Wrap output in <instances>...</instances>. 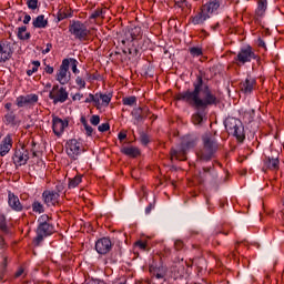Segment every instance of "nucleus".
<instances>
[{"mask_svg": "<svg viewBox=\"0 0 284 284\" xmlns=\"http://www.w3.org/2000/svg\"><path fill=\"white\" fill-rule=\"evenodd\" d=\"M193 90H186L175 94V101H183L196 110L192 114L191 121L193 125H203V121H207V108L211 105H216L219 103V98L212 92L207 82H205V73L200 71L195 75V80L192 83Z\"/></svg>", "mask_w": 284, "mask_h": 284, "instance_id": "f257e3e1", "label": "nucleus"}, {"mask_svg": "<svg viewBox=\"0 0 284 284\" xmlns=\"http://www.w3.org/2000/svg\"><path fill=\"white\" fill-rule=\"evenodd\" d=\"M221 145L212 133H205L202 135V148L196 151L197 161L207 163L212 159H216V152H219Z\"/></svg>", "mask_w": 284, "mask_h": 284, "instance_id": "f03ea898", "label": "nucleus"}, {"mask_svg": "<svg viewBox=\"0 0 284 284\" xmlns=\"http://www.w3.org/2000/svg\"><path fill=\"white\" fill-rule=\"evenodd\" d=\"M36 237L33 239V245L39 247L48 239L54 234V224H52V216L42 214L38 217V227L36 230Z\"/></svg>", "mask_w": 284, "mask_h": 284, "instance_id": "7ed1b4c3", "label": "nucleus"}, {"mask_svg": "<svg viewBox=\"0 0 284 284\" xmlns=\"http://www.w3.org/2000/svg\"><path fill=\"white\" fill-rule=\"evenodd\" d=\"M69 32L75 41H90L92 39V30L88 28V23L80 20H72L69 24Z\"/></svg>", "mask_w": 284, "mask_h": 284, "instance_id": "20e7f679", "label": "nucleus"}, {"mask_svg": "<svg viewBox=\"0 0 284 284\" xmlns=\"http://www.w3.org/2000/svg\"><path fill=\"white\" fill-rule=\"evenodd\" d=\"M224 125L226 132H229V134H232V136H235L237 141H240V143H243V141H245V133L241 121L234 118H229L225 120Z\"/></svg>", "mask_w": 284, "mask_h": 284, "instance_id": "39448f33", "label": "nucleus"}, {"mask_svg": "<svg viewBox=\"0 0 284 284\" xmlns=\"http://www.w3.org/2000/svg\"><path fill=\"white\" fill-rule=\"evenodd\" d=\"M12 161L16 168L27 165L28 161H30V150H28V146H26L24 144L17 146L12 155Z\"/></svg>", "mask_w": 284, "mask_h": 284, "instance_id": "423d86ee", "label": "nucleus"}, {"mask_svg": "<svg viewBox=\"0 0 284 284\" xmlns=\"http://www.w3.org/2000/svg\"><path fill=\"white\" fill-rule=\"evenodd\" d=\"M69 97L68 90L59 84H54L49 92V99L53 101V105H57V103H65Z\"/></svg>", "mask_w": 284, "mask_h": 284, "instance_id": "0eeeda50", "label": "nucleus"}, {"mask_svg": "<svg viewBox=\"0 0 284 284\" xmlns=\"http://www.w3.org/2000/svg\"><path fill=\"white\" fill-rule=\"evenodd\" d=\"M70 60L63 59L59 70L57 71L55 81H58L60 85H68L70 83Z\"/></svg>", "mask_w": 284, "mask_h": 284, "instance_id": "6e6552de", "label": "nucleus"}, {"mask_svg": "<svg viewBox=\"0 0 284 284\" xmlns=\"http://www.w3.org/2000/svg\"><path fill=\"white\" fill-rule=\"evenodd\" d=\"M258 88L256 82V78L252 75H247L245 80H242L239 84L240 92L244 94V97H250Z\"/></svg>", "mask_w": 284, "mask_h": 284, "instance_id": "1a4fd4ad", "label": "nucleus"}, {"mask_svg": "<svg viewBox=\"0 0 284 284\" xmlns=\"http://www.w3.org/2000/svg\"><path fill=\"white\" fill-rule=\"evenodd\" d=\"M253 59L256 60L258 59V57L256 55L252 47H246L240 50L235 58V61H237V63H242V65H245V63L252 62Z\"/></svg>", "mask_w": 284, "mask_h": 284, "instance_id": "9d476101", "label": "nucleus"}, {"mask_svg": "<svg viewBox=\"0 0 284 284\" xmlns=\"http://www.w3.org/2000/svg\"><path fill=\"white\" fill-rule=\"evenodd\" d=\"M14 50L12 49V42L8 40L0 41V63H6L12 59Z\"/></svg>", "mask_w": 284, "mask_h": 284, "instance_id": "9b49d317", "label": "nucleus"}, {"mask_svg": "<svg viewBox=\"0 0 284 284\" xmlns=\"http://www.w3.org/2000/svg\"><path fill=\"white\" fill-rule=\"evenodd\" d=\"M61 199V194L57 191L45 190L42 193V201L47 207H57L59 205V201Z\"/></svg>", "mask_w": 284, "mask_h": 284, "instance_id": "f8f14e48", "label": "nucleus"}, {"mask_svg": "<svg viewBox=\"0 0 284 284\" xmlns=\"http://www.w3.org/2000/svg\"><path fill=\"white\" fill-rule=\"evenodd\" d=\"M83 152V144L77 140H69L67 142V154L72 159L73 161H77L79 158V154Z\"/></svg>", "mask_w": 284, "mask_h": 284, "instance_id": "ddd939ff", "label": "nucleus"}, {"mask_svg": "<svg viewBox=\"0 0 284 284\" xmlns=\"http://www.w3.org/2000/svg\"><path fill=\"white\" fill-rule=\"evenodd\" d=\"M69 124L70 122L68 120H63L57 115H52V130L55 136H61V134L65 132V128H68Z\"/></svg>", "mask_w": 284, "mask_h": 284, "instance_id": "4468645a", "label": "nucleus"}, {"mask_svg": "<svg viewBox=\"0 0 284 284\" xmlns=\"http://www.w3.org/2000/svg\"><path fill=\"white\" fill-rule=\"evenodd\" d=\"M34 103H39V95L36 93L19 95L16 99V105L18 108H24V105H34Z\"/></svg>", "mask_w": 284, "mask_h": 284, "instance_id": "2eb2a0df", "label": "nucleus"}, {"mask_svg": "<svg viewBox=\"0 0 284 284\" xmlns=\"http://www.w3.org/2000/svg\"><path fill=\"white\" fill-rule=\"evenodd\" d=\"M95 251L98 254H109L112 251V240L110 237H102L95 242Z\"/></svg>", "mask_w": 284, "mask_h": 284, "instance_id": "dca6fc26", "label": "nucleus"}, {"mask_svg": "<svg viewBox=\"0 0 284 284\" xmlns=\"http://www.w3.org/2000/svg\"><path fill=\"white\" fill-rule=\"evenodd\" d=\"M210 18H211V16L206 13V11L203 7H201L199 9V11L189 19V21L193 26H203L205 23V21H207V19H210Z\"/></svg>", "mask_w": 284, "mask_h": 284, "instance_id": "f3484780", "label": "nucleus"}, {"mask_svg": "<svg viewBox=\"0 0 284 284\" xmlns=\"http://www.w3.org/2000/svg\"><path fill=\"white\" fill-rule=\"evenodd\" d=\"M200 183H205V181H216V172L214 171L213 166H204L202 171L199 173Z\"/></svg>", "mask_w": 284, "mask_h": 284, "instance_id": "a211bd4d", "label": "nucleus"}, {"mask_svg": "<svg viewBox=\"0 0 284 284\" xmlns=\"http://www.w3.org/2000/svg\"><path fill=\"white\" fill-rule=\"evenodd\" d=\"M8 205L13 212H23V204L19 196L14 195L11 191L8 192Z\"/></svg>", "mask_w": 284, "mask_h": 284, "instance_id": "6ab92c4d", "label": "nucleus"}, {"mask_svg": "<svg viewBox=\"0 0 284 284\" xmlns=\"http://www.w3.org/2000/svg\"><path fill=\"white\" fill-rule=\"evenodd\" d=\"M202 8L209 16L219 14L221 10V0H210L206 3L202 4Z\"/></svg>", "mask_w": 284, "mask_h": 284, "instance_id": "aec40b11", "label": "nucleus"}, {"mask_svg": "<svg viewBox=\"0 0 284 284\" xmlns=\"http://www.w3.org/2000/svg\"><path fill=\"white\" fill-rule=\"evenodd\" d=\"M12 135L8 134L3 138V140L0 143V156H6L10 153L13 145Z\"/></svg>", "mask_w": 284, "mask_h": 284, "instance_id": "412c9836", "label": "nucleus"}, {"mask_svg": "<svg viewBox=\"0 0 284 284\" xmlns=\"http://www.w3.org/2000/svg\"><path fill=\"white\" fill-rule=\"evenodd\" d=\"M263 163V172H267V170H278V158L265 156Z\"/></svg>", "mask_w": 284, "mask_h": 284, "instance_id": "4be33fe9", "label": "nucleus"}, {"mask_svg": "<svg viewBox=\"0 0 284 284\" xmlns=\"http://www.w3.org/2000/svg\"><path fill=\"white\" fill-rule=\"evenodd\" d=\"M171 161H187V150L181 146L180 150L171 149Z\"/></svg>", "mask_w": 284, "mask_h": 284, "instance_id": "5701e85b", "label": "nucleus"}, {"mask_svg": "<svg viewBox=\"0 0 284 284\" xmlns=\"http://www.w3.org/2000/svg\"><path fill=\"white\" fill-rule=\"evenodd\" d=\"M74 16V11L68 6H60L58 11V21H63L64 19H71Z\"/></svg>", "mask_w": 284, "mask_h": 284, "instance_id": "b1692460", "label": "nucleus"}, {"mask_svg": "<svg viewBox=\"0 0 284 284\" xmlns=\"http://www.w3.org/2000/svg\"><path fill=\"white\" fill-rule=\"evenodd\" d=\"M149 271L150 274L152 275V278H156V281H163V278H165L166 276V271L165 267L163 266H150Z\"/></svg>", "mask_w": 284, "mask_h": 284, "instance_id": "393cba45", "label": "nucleus"}, {"mask_svg": "<svg viewBox=\"0 0 284 284\" xmlns=\"http://www.w3.org/2000/svg\"><path fill=\"white\" fill-rule=\"evenodd\" d=\"M0 232L4 236H10V234H12V227L8 225V220L3 213H0Z\"/></svg>", "mask_w": 284, "mask_h": 284, "instance_id": "a878e982", "label": "nucleus"}, {"mask_svg": "<svg viewBox=\"0 0 284 284\" xmlns=\"http://www.w3.org/2000/svg\"><path fill=\"white\" fill-rule=\"evenodd\" d=\"M121 153L131 159H136V156L141 155V151L136 146H123Z\"/></svg>", "mask_w": 284, "mask_h": 284, "instance_id": "bb28decb", "label": "nucleus"}, {"mask_svg": "<svg viewBox=\"0 0 284 284\" xmlns=\"http://www.w3.org/2000/svg\"><path fill=\"white\" fill-rule=\"evenodd\" d=\"M32 26L33 28H39V29L48 28V20L45 19V16L43 14L38 16L36 19H33Z\"/></svg>", "mask_w": 284, "mask_h": 284, "instance_id": "cd10ccee", "label": "nucleus"}, {"mask_svg": "<svg viewBox=\"0 0 284 284\" xmlns=\"http://www.w3.org/2000/svg\"><path fill=\"white\" fill-rule=\"evenodd\" d=\"M267 10V0H258L257 8L255 10V17H264Z\"/></svg>", "mask_w": 284, "mask_h": 284, "instance_id": "c85d7f7f", "label": "nucleus"}, {"mask_svg": "<svg viewBox=\"0 0 284 284\" xmlns=\"http://www.w3.org/2000/svg\"><path fill=\"white\" fill-rule=\"evenodd\" d=\"M27 31H28V27H26V26H22V27L18 28L17 37H18V39H20V41H28V40H30V38L32 36L30 34V32H27Z\"/></svg>", "mask_w": 284, "mask_h": 284, "instance_id": "c756f323", "label": "nucleus"}, {"mask_svg": "<svg viewBox=\"0 0 284 284\" xmlns=\"http://www.w3.org/2000/svg\"><path fill=\"white\" fill-rule=\"evenodd\" d=\"M31 207L34 214H43V212H45V206L39 200H34L31 204Z\"/></svg>", "mask_w": 284, "mask_h": 284, "instance_id": "7c9ffc66", "label": "nucleus"}, {"mask_svg": "<svg viewBox=\"0 0 284 284\" xmlns=\"http://www.w3.org/2000/svg\"><path fill=\"white\" fill-rule=\"evenodd\" d=\"M4 123H7V125H17V114H14V111H9L6 113L4 115Z\"/></svg>", "mask_w": 284, "mask_h": 284, "instance_id": "2f4dec72", "label": "nucleus"}, {"mask_svg": "<svg viewBox=\"0 0 284 284\" xmlns=\"http://www.w3.org/2000/svg\"><path fill=\"white\" fill-rule=\"evenodd\" d=\"M131 115L136 121V123L143 122V106L134 108Z\"/></svg>", "mask_w": 284, "mask_h": 284, "instance_id": "473e14b6", "label": "nucleus"}, {"mask_svg": "<svg viewBox=\"0 0 284 284\" xmlns=\"http://www.w3.org/2000/svg\"><path fill=\"white\" fill-rule=\"evenodd\" d=\"M196 138H186L182 143V148L186 151L192 150V148H196Z\"/></svg>", "mask_w": 284, "mask_h": 284, "instance_id": "72a5a7b5", "label": "nucleus"}, {"mask_svg": "<svg viewBox=\"0 0 284 284\" xmlns=\"http://www.w3.org/2000/svg\"><path fill=\"white\" fill-rule=\"evenodd\" d=\"M84 103H94V106L99 110L101 108V101H99V93L92 94L85 99Z\"/></svg>", "mask_w": 284, "mask_h": 284, "instance_id": "f704fd0d", "label": "nucleus"}, {"mask_svg": "<svg viewBox=\"0 0 284 284\" xmlns=\"http://www.w3.org/2000/svg\"><path fill=\"white\" fill-rule=\"evenodd\" d=\"M98 101H102V105L108 108L110 105V101H112V94L98 93Z\"/></svg>", "mask_w": 284, "mask_h": 284, "instance_id": "c9c22d12", "label": "nucleus"}, {"mask_svg": "<svg viewBox=\"0 0 284 284\" xmlns=\"http://www.w3.org/2000/svg\"><path fill=\"white\" fill-rule=\"evenodd\" d=\"M122 103L124 105H129V108H134V105H136V97L135 95L124 97L122 98Z\"/></svg>", "mask_w": 284, "mask_h": 284, "instance_id": "e433bc0d", "label": "nucleus"}, {"mask_svg": "<svg viewBox=\"0 0 284 284\" xmlns=\"http://www.w3.org/2000/svg\"><path fill=\"white\" fill-rule=\"evenodd\" d=\"M31 63L33 65L32 69L27 70V74L29 77H32V74H34L36 72H39V68H41V61L39 60H33L31 61Z\"/></svg>", "mask_w": 284, "mask_h": 284, "instance_id": "4c0bfd02", "label": "nucleus"}, {"mask_svg": "<svg viewBox=\"0 0 284 284\" xmlns=\"http://www.w3.org/2000/svg\"><path fill=\"white\" fill-rule=\"evenodd\" d=\"M129 32L131 34L132 41H135V39H141V34H142L141 27L131 28Z\"/></svg>", "mask_w": 284, "mask_h": 284, "instance_id": "58836bf2", "label": "nucleus"}, {"mask_svg": "<svg viewBox=\"0 0 284 284\" xmlns=\"http://www.w3.org/2000/svg\"><path fill=\"white\" fill-rule=\"evenodd\" d=\"M81 181H82L81 175H75L73 179H69V189L72 190L74 187H78Z\"/></svg>", "mask_w": 284, "mask_h": 284, "instance_id": "ea45409f", "label": "nucleus"}, {"mask_svg": "<svg viewBox=\"0 0 284 284\" xmlns=\"http://www.w3.org/2000/svg\"><path fill=\"white\" fill-rule=\"evenodd\" d=\"M190 236H191V239H197V241H200V243H203V239H205L203 233L201 231H196V230H191Z\"/></svg>", "mask_w": 284, "mask_h": 284, "instance_id": "a19ab883", "label": "nucleus"}, {"mask_svg": "<svg viewBox=\"0 0 284 284\" xmlns=\"http://www.w3.org/2000/svg\"><path fill=\"white\" fill-rule=\"evenodd\" d=\"M191 57H202L203 49L201 47H192L189 49Z\"/></svg>", "mask_w": 284, "mask_h": 284, "instance_id": "79ce46f5", "label": "nucleus"}, {"mask_svg": "<svg viewBox=\"0 0 284 284\" xmlns=\"http://www.w3.org/2000/svg\"><path fill=\"white\" fill-rule=\"evenodd\" d=\"M174 250L175 252H183V250H185V242H183V240H175Z\"/></svg>", "mask_w": 284, "mask_h": 284, "instance_id": "37998d69", "label": "nucleus"}, {"mask_svg": "<svg viewBox=\"0 0 284 284\" xmlns=\"http://www.w3.org/2000/svg\"><path fill=\"white\" fill-rule=\"evenodd\" d=\"M135 247H139L142 252H149L150 246H148V242L145 241H138L135 242Z\"/></svg>", "mask_w": 284, "mask_h": 284, "instance_id": "c03bdc74", "label": "nucleus"}, {"mask_svg": "<svg viewBox=\"0 0 284 284\" xmlns=\"http://www.w3.org/2000/svg\"><path fill=\"white\" fill-rule=\"evenodd\" d=\"M71 63V70L73 72V74H79V69L77 68L79 65V61H77V59L74 58H70L69 59V65Z\"/></svg>", "mask_w": 284, "mask_h": 284, "instance_id": "a18cd8bd", "label": "nucleus"}, {"mask_svg": "<svg viewBox=\"0 0 284 284\" xmlns=\"http://www.w3.org/2000/svg\"><path fill=\"white\" fill-rule=\"evenodd\" d=\"M140 141H141L142 145H148V143H150V135H148V133H145V132H141Z\"/></svg>", "mask_w": 284, "mask_h": 284, "instance_id": "49530a36", "label": "nucleus"}, {"mask_svg": "<svg viewBox=\"0 0 284 284\" xmlns=\"http://www.w3.org/2000/svg\"><path fill=\"white\" fill-rule=\"evenodd\" d=\"M27 6L29 10H37L39 8V0H28Z\"/></svg>", "mask_w": 284, "mask_h": 284, "instance_id": "de8ad7c7", "label": "nucleus"}, {"mask_svg": "<svg viewBox=\"0 0 284 284\" xmlns=\"http://www.w3.org/2000/svg\"><path fill=\"white\" fill-rule=\"evenodd\" d=\"M75 83L79 87V90H84L85 88V80L81 77L75 78Z\"/></svg>", "mask_w": 284, "mask_h": 284, "instance_id": "09e8293b", "label": "nucleus"}, {"mask_svg": "<svg viewBox=\"0 0 284 284\" xmlns=\"http://www.w3.org/2000/svg\"><path fill=\"white\" fill-rule=\"evenodd\" d=\"M150 114H152V112L150 111V108L142 106V121H145V119H148Z\"/></svg>", "mask_w": 284, "mask_h": 284, "instance_id": "8fccbe9b", "label": "nucleus"}, {"mask_svg": "<svg viewBox=\"0 0 284 284\" xmlns=\"http://www.w3.org/2000/svg\"><path fill=\"white\" fill-rule=\"evenodd\" d=\"M101 14H103V9H97L91 13L90 19H99Z\"/></svg>", "mask_w": 284, "mask_h": 284, "instance_id": "3c124183", "label": "nucleus"}, {"mask_svg": "<svg viewBox=\"0 0 284 284\" xmlns=\"http://www.w3.org/2000/svg\"><path fill=\"white\" fill-rule=\"evenodd\" d=\"M91 125H99L101 123V116L92 115L90 119Z\"/></svg>", "mask_w": 284, "mask_h": 284, "instance_id": "603ef678", "label": "nucleus"}, {"mask_svg": "<svg viewBox=\"0 0 284 284\" xmlns=\"http://www.w3.org/2000/svg\"><path fill=\"white\" fill-rule=\"evenodd\" d=\"M44 73L45 74H54V67L44 62Z\"/></svg>", "mask_w": 284, "mask_h": 284, "instance_id": "864d4df0", "label": "nucleus"}, {"mask_svg": "<svg viewBox=\"0 0 284 284\" xmlns=\"http://www.w3.org/2000/svg\"><path fill=\"white\" fill-rule=\"evenodd\" d=\"M99 132H108L110 130V123H102L98 126Z\"/></svg>", "mask_w": 284, "mask_h": 284, "instance_id": "5fc2aeb1", "label": "nucleus"}, {"mask_svg": "<svg viewBox=\"0 0 284 284\" xmlns=\"http://www.w3.org/2000/svg\"><path fill=\"white\" fill-rule=\"evenodd\" d=\"M84 130H85L87 136H92V132H94V129L90 124H87L84 126Z\"/></svg>", "mask_w": 284, "mask_h": 284, "instance_id": "6e6d98bb", "label": "nucleus"}, {"mask_svg": "<svg viewBox=\"0 0 284 284\" xmlns=\"http://www.w3.org/2000/svg\"><path fill=\"white\" fill-rule=\"evenodd\" d=\"M30 21H32V17H30V14L26 13L24 18H23L24 26H28V23H30Z\"/></svg>", "mask_w": 284, "mask_h": 284, "instance_id": "4d7b16f0", "label": "nucleus"}, {"mask_svg": "<svg viewBox=\"0 0 284 284\" xmlns=\"http://www.w3.org/2000/svg\"><path fill=\"white\" fill-rule=\"evenodd\" d=\"M81 99H83V93H75L72 97V101H81Z\"/></svg>", "mask_w": 284, "mask_h": 284, "instance_id": "13d9d810", "label": "nucleus"}, {"mask_svg": "<svg viewBox=\"0 0 284 284\" xmlns=\"http://www.w3.org/2000/svg\"><path fill=\"white\" fill-rule=\"evenodd\" d=\"M87 284H105L103 281L101 280H89Z\"/></svg>", "mask_w": 284, "mask_h": 284, "instance_id": "bf43d9fd", "label": "nucleus"}, {"mask_svg": "<svg viewBox=\"0 0 284 284\" xmlns=\"http://www.w3.org/2000/svg\"><path fill=\"white\" fill-rule=\"evenodd\" d=\"M52 50V43H47L45 49L42 50V54H48Z\"/></svg>", "mask_w": 284, "mask_h": 284, "instance_id": "052dcab7", "label": "nucleus"}, {"mask_svg": "<svg viewBox=\"0 0 284 284\" xmlns=\"http://www.w3.org/2000/svg\"><path fill=\"white\" fill-rule=\"evenodd\" d=\"M118 139H119V141H125V139H128V134L124 132H120L118 134Z\"/></svg>", "mask_w": 284, "mask_h": 284, "instance_id": "680f3d73", "label": "nucleus"}, {"mask_svg": "<svg viewBox=\"0 0 284 284\" xmlns=\"http://www.w3.org/2000/svg\"><path fill=\"white\" fill-rule=\"evenodd\" d=\"M257 45L258 48H264V50H267V47L265 45V41H263L262 39L257 40Z\"/></svg>", "mask_w": 284, "mask_h": 284, "instance_id": "e2e57ef3", "label": "nucleus"}, {"mask_svg": "<svg viewBox=\"0 0 284 284\" xmlns=\"http://www.w3.org/2000/svg\"><path fill=\"white\" fill-rule=\"evenodd\" d=\"M152 210H154V204L150 203V204L145 207V214H150V212H152Z\"/></svg>", "mask_w": 284, "mask_h": 284, "instance_id": "0e129e2a", "label": "nucleus"}, {"mask_svg": "<svg viewBox=\"0 0 284 284\" xmlns=\"http://www.w3.org/2000/svg\"><path fill=\"white\" fill-rule=\"evenodd\" d=\"M23 272H24L23 267H20L18 270V272L14 274L16 278H19L20 276H23Z\"/></svg>", "mask_w": 284, "mask_h": 284, "instance_id": "69168bd1", "label": "nucleus"}, {"mask_svg": "<svg viewBox=\"0 0 284 284\" xmlns=\"http://www.w3.org/2000/svg\"><path fill=\"white\" fill-rule=\"evenodd\" d=\"M129 54H133V57H138L139 49H129Z\"/></svg>", "mask_w": 284, "mask_h": 284, "instance_id": "338daca9", "label": "nucleus"}, {"mask_svg": "<svg viewBox=\"0 0 284 284\" xmlns=\"http://www.w3.org/2000/svg\"><path fill=\"white\" fill-rule=\"evenodd\" d=\"M219 28H221V23L216 22L215 24L211 26V30H213V32H216V30H219Z\"/></svg>", "mask_w": 284, "mask_h": 284, "instance_id": "774afa93", "label": "nucleus"}]
</instances>
